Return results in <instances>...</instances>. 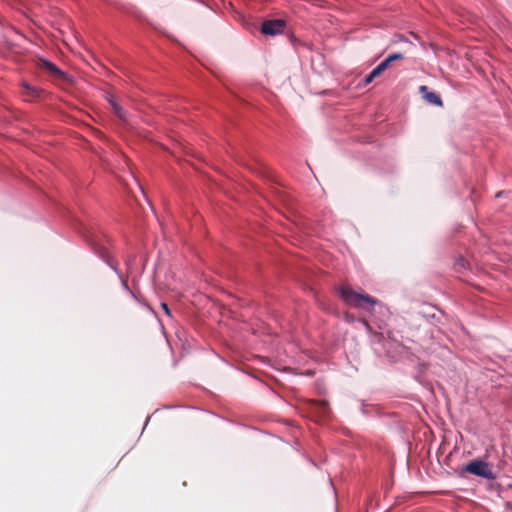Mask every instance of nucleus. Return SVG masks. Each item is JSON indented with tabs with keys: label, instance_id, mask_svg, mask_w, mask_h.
Instances as JSON below:
<instances>
[{
	"label": "nucleus",
	"instance_id": "2",
	"mask_svg": "<svg viewBox=\"0 0 512 512\" xmlns=\"http://www.w3.org/2000/svg\"><path fill=\"white\" fill-rule=\"evenodd\" d=\"M334 291L345 305L368 313L374 312L376 306L383 305L376 297L366 293L361 288L357 291L349 284L336 285Z\"/></svg>",
	"mask_w": 512,
	"mask_h": 512
},
{
	"label": "nucleus",
	"instance_id": "10",
	"mask_svg": "<svg viewBox=\"0 0 512 512\" xmlns=\"http://www.w3.org/2000/svg\"><path fill=\"white\" fill-rule=\"evenodd\" d=\"M470 263L469 261L461 254L457 255L454 260L453 269L455 272L459 273L463 270L469 269Z\"/></svg>",
	"mask_w": 512,
	"mask_h": 512
},
{
	"label": "nucleus",
	"instance_id": "13",
	"mask_svg": "<svg viewBox=\"0 0 512 512\" xmlns=\"http://www.w3.org/2000/svg\"><path fill=\"white\" fill-rule=\"evenodd\" d=\"M420 315L430 324L436 325L440 323V317L435 313L421 312Z\"/></svg>",
	"mask_w": 512,
	"mask_h": 512
},
{
	"label": "nucleus",
	"instance_id": "1",
	"mask_svg": "<svg viewBox=\"0 0 512 512\" xmlns=\"http://www.w3.org/2000/svg\"><path fill=\"white\" fill-rule=\"evenodd\" d=\"M64 215L73 229L89 246L92 253L101 259L118 276L123 290L132 294V290L129 288L127 280L123 277L116 263L107 254L106 247L98 240L92 229L65 207Z\"/></svg>",
	"mask_w": 512,
	"mask_h": 512
},
{
	"label": "nucleus",
	"instance_id": "12",
	"mask_svg": "<svg viewBox=\"0 0 512 512\" xmlns=\"http://www.w3.org/2000/svg\"><path fill=\"white\" fill-rule=\"evenodd\" d=\"M110 104L112 106L113 112L116 114V116L123 122H126V113L125 111L113 100L110 101Z\"/></svg>",
	"mask_w": 512,
	"mask_h": 512
},
{
	"label": "nucleus",
	"instance_id": "6",
	"mask_svg": "<svg viewBox=\"0 0 512 512\" xmlns=\"http://www.w3.org/2000/svg\"><path fill=\"white\" fill-rule=\"evenodd\" d=\"M36 66L45 71L49 76H51L55 80H67V74L60 70L54 63L44 59L38 58L36 59Z\"/></svg>",
	"mask_w": 512,
	"mask_h": 512
},
{
	"label": "nucleus",
	"instance_id": "11",
	"mask_svg": "<svg viewBox=\"0 0 512 512\" xmlns=\"http://www.w3.org/2000/svg\"><path fill=\"white\" fill-rule=\"evenodd\" d=\"M424 99L433 104V105H436V106H442L443 105V102L440 98V96L438 94H436L435 92H429L427 94H424Z\"/></svg>",
	"mask_w": 512,
	"mask_h": 512
},
{
	"label": "nucleus",
	"instance_id": "4",
	"mask_svg": "<svg viewBox=\"0 0 512 512\" xmlns=\"http://www.w3.org/2000/svg\"><path fill=\"white\" fill-rule=\"evenodd\" d=\"M374 344L380 345L387 357L394 359L402 356L408 349L403 343V336L399 331L387 329L374 336Z\"/></svg>",
	"mask_w": 512,
	"mask_h": 512
},
{
	"label": "nucleus",
	"instance_id": "9",
	"mask_svg": "<svg viewBox=\"0 0 512 512\" xmlns=\"http://www.w3.org/2000/svg\"><path fill=\"white\" fill-rule=\"evenodd\" d=\"M22 95L24 96L26 101H32L36 98H39L41 94L44 92L41 89H37L36 87H33L29 85L26 82H23L22 85Z\"/></svg>",
	"mask_w": 512,
	"mask_h": 512
},
{
	"label": "nucleus",
	"instance_id": "17",
	"mask_svg": "<svg viewBox=\"0 0 512 512\" xmlns=\"http://www.w3.org/2000/svg\"><path fill=\"white\" fill-rule=\"evenodd\" d=\"M386 58L392 63L393 61L403 59L404 55L402 53H392Z\"/></svg>",
	"mask_w": 512,
	"mask_h": 512
},
{
	"label": "nucleus",
	"instance_id": "22",
	"mask_svg": "<svg viewBox=\"0 0 512 512\" xmlns=\"http://www.w3.org/2000/svg\"><path fill=\"white\" fill-rule=\"evenodd\" d=\"M150 419H151V416H150V415L146 417L142 431H144V430H145V428H146V427H147V425L149 424ZM142 433H143V432H141V434H142Z\"/></svg>",
	"mask_w": 512,
	"mask_h": 512
},
{
	"label": "nucleus",
	"instance_id": "19",
	"mask_svg": "<svg viewBox=\"0 0 512 512\" xmlns=\"http://www.w3.org/2000/svg\"><path fill=\"white\" fill-rule=\"evenodd\" d=\"M344 319L347 323H354V321H355V317L350 313H345Z\"/></svg>",
	"mask_w": 512,
	"mask_h": 512
},
{
	"label": "nucleus",
	"instance_id": "23",
	"mask_svg": "<svg viewBox=\"0 0 512 512\" xmlns=\"http://www.w3.org/2000/svg\"><path fill=\"white\" fill-rule=\"evenodd\" d=\"M505 508L507 510H512V502H510V501L505 502Z\"/></svg>",
	"mask_w": 512,
	"mask_h": 512
},
{
	"label": "nucleus",
	"instance_id": "18",
	"mask_svg": "<svg viewBox=\"0 0 512 512\" xmlns=\"http://www.w3.org/2000/svg\"><path fill=\"white\" fill-rule=\"evenodd\" d=\"M161 308L162 310L164 311V313L169 316V317H172V311L171 309L169 308L168 304L162 302L161 303Z\"/></svg>",
	"mask_w": 512,
	"mask_h": 512
},
{
	"label": "nucleus",
	"instance_id": "16",
	"mask_svg": "<svg viewBox=\"0 0 512 512\" xmlns=\"http://www.w3.org/2000/svg\"><path fill=\"white\" fill-rule=\"evenodd\" d=\"M386 58L392 63L393 61L403 59L404 55L402 53H392Z\"/></svg>",
	"mask_w": 512,
	"mask_h": 512
},
{
	"label": "nucleus",
	"instance_id": "25",
	"mask_svg": "<svg viewBox=\"0 0 512 512\" xmlns=\"http://www.w3.org/2000/svg\"><path fill=\"white\" fill-rule=\"evenodd\" d=\"M142 196H143V197H144V199L149 203V205H151L150 200H149V198H148V194L143 193V194H142Z\"/></svg>",
	"mask_w": 512,
	"mask_h": 512
},
{
	"label": "nucleus",
	"instance_id": "5",
	"mask_svg": "<svg viewBox=\"0 0 512 512\" xmlns=\"http://www.w3.org/2000/svg\"><path fill=\"white\" fill-rule=\"evenodd\" d=\"M356 401L359 403L360 413L366 419H379L386 415L379 404L369 403L364 399H356Z\"/></svg>",
	"mask_w": 512,
	"mask_h": 512
},
{
	"label": "nucleus",
	"instance_id": "28",
	"mask_svg": "<svg viewBox=\"0 0 512 512\" xmlns=\"http://www.w3.org/2000/svg\"><path fill=\"white\" fill-rule=\"evenodd\" d=\"M310 463H311L313 466H315V467L317 466L316 462H315L314 460H312V459H310Z\"/></svg>",
	"mask_w": 512,
	"mask_h": 512
},
{
	"label": "nucleus",
	"instance_id": "26",
	"mask_svg": "<svg viewBox=\"0 0 512 512\" xmlns=\"http://www.w3.org/2000/svg\"><path fill=\"white\" fill-rule=\"evenodd\" d=\"M260 168H261V173H263V174H264V173H266V168H265V166L260 165Z\"/></svg>",
	"mask_w": 512,
	"mask_h": 512
},
{
	"label": "nucleus",
	"instance_id": "8",
	"mask_svg": "<svg viewBox=\"0 0 512 512\" xmlns=\"http://www.w3.org/2000/svg\"><path fill=\"white\" fill-rule=\"evenodd\" d=\"M312 413L319 419H326L330 414L329 402L325 399L314 401L311 404Z\"/></svg>",
	"mask_w": 512,
	"mask_h": 512
},
{
	"label": "nucleus",
	"instance_id": "7",
	"mask_svg": "<svg viewBox=\"0 0 512 512\" xmlns=\"http://www.w3.org/2000/svg\"><path fill=\"white\" fill-rule=\"evenodd\" d=\"M285 28V21L280 19L264 21L261 27V32L265 35H277L283 32Z\"/></svg>",
	"mask_w": 512,
	"mask_h": 512
},
{
	"label": "nucleus",
	"instance_id": "20",
	"mask_svg": "<svg viewBox=\"0 0 512 512\" xmlns=\"http://www.w3.org/2000/svg\"><path fill=\"white\" fill-rule=\"evenodd\" d=\"M183 405H165L163 408L167 410L177 409V408H184Z\"/></svg>",
	"mask_w": 512,
	"mask_h": 512
},
{
	"label": "nucleus",
	"instance_id": "27",
	"mask_svg": "<svg viewBox=\"0 0 512 512\" xmlns=\"http://www.w3.org/2000/svg\"><path fill=\"white\" fill-rule=\"evenodd\" d=\"M496 198H502L503 196H505L506 194H494Z\"/></svg>",
	"mask_w": 512,
	"mask_h": 512
},
{
	"label": "nucleus",
	"instance_id": "14",
	"mask_svg": "<svg viewBox=\"0 0 512 512\" xmlns=\"http://www.w3.org/2000/svg\"><path fill=\"white\" fill-rule=\"evenodd\" d=\"M391 65V62L385 58L381 63H379L375 69L381 75L386 69H388Z\"/></svg>",
	"mask_w": 512,
	"mask_h": 512
},
{
	"label": "nucleus",
	"instance_id": "24",
	"mask_svg": "<svg viewBox=\"0 0 512 512\" xmlns=\"http://www.w3.org/2000/svg\"><path fill=\"white\" fill-rule=\"evenodd\" d=\"M133 299H135L137 302H140V299L137 297V295L132 291V294H130Z\"/></svg>",
	"mask_w": 512,
	"mask_h": 512
},
{
	"label": "nucleus",
	"instance_id": "15",
	"mask_svg": "<svg viewBox=\"0 0 512 512\" xmlns=\"http://www.w3.org/2000/svg\"><path fill=\"white\" fill-rule=\"evenodd\" d=\"M380 76V74L374 68L364 79L365 85L370 84L376 77Z\"/></svg>",
	"mask_w": 512,
	"mask_h": 512
},
{
	"label": "nucleus",
	"instance_id": "21",
	"mask_svg": "<svg viewBox=\"0 0 512 512\" xmlns=\"http://www.w3.org/2000/svg\"><path fill=\"white\" fill-rule=\"evenodd\" d=\"M419 92L424 96V94L429 93V91H428V87H427V86H425V85H421V86L419 87Z\"/></svg>",
	"mask_w": 512,
	"mask_h": 512
},
{
	"label": "nucleus",
	"instance_id": "3",
	"mask_svg": "<svg viewBox=\"0 0 512 512\" xmlns=\"http://www.w3.org/2000/svg\"><path fill=\"white\" fill-rule=\"evenodd\" d=\"M454 474L460 479H465L468 475H471L486 480L490 483L491 487L494 486L492 482L498 477L497 473L493 470V464L481 456L472 458L455 468Z\"/></svg>",
	"mask_w": 512,
	"mask_h": 512
},
{
	"label": "nucleus",
	"instance_id": "29",
	"mask_svg": "<svg viewBox=\"0 0 512 512\" xmlns=\"http://www.w3.org/2000/svg\"><path fill=\"white\" fill-rule=\"evenodd\" d=\"M471 201L474 203L476 199L474 197H471Z\"/></svg>",
	"mask_w": 512,
	"mask_h": 512
}]
</instances>
